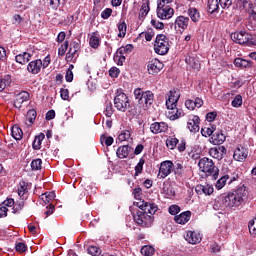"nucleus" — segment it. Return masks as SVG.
I'll return each mask as SVG.
<instances>
[{"label": "nucleus", "mask_w": 256, "mask_h": 256, "mask_svg": "<svg viewBox=\"0 0 256 256\" xmlns=\"http://www.w3.org/2000/svg\"><path fill=\"white\" fill-rule=\"evenodd\" d=\"M185 240L190 243V245H197V243H201V234L195 231H188L185 235Z\"/></svg>", "instance_id": "obj_23"}, {"label": "nucleus", "mask_w": 256, "mask_h": 256, "mask_svg": "<svg viewBox=\"0 0 256 256\" xmlns=\"http://www.w3.org/2000/svg\"><path fill=\"white\" fill-rule=\"evenodd\" d=\"M235 181H239V173L232 170H226V172H221L220 178L216 181V189L221 190L225 185H233Z\"/></svg>", "instance_id": "obj_5"}, {"label": "nucleus", "mask_w": 256, "mask_h": 256, "mask_svg": "<svg viewBox=\"0 0 256 256\" xmlns=\"http://www.w3.org/2000/svg\"><path fill=\"white\" fill-rule=\"evenodd\" d=\"M143 165H145V158H140L139 162L134 168L135 169L134 177H139V175L143 173Z\"/></svg>", "instance_id": "obj_41"}, {"label": "nucleus", "mask_w": 256, "mask_h": 256, "mask_svg": "<svg viewBox=\"0 0 256 256\" xmlns=\"http://www.w3.org/2000/svg\"><path fill=\"white\" fill-rule=\"evenodd\" d=\"M24 207L25 201L21 200L14 205V207L12 208V213H21Z\"/></svg>", "instance_id": "obj_51"}, {"label": "nucleus", "mask_w": 256, "mask_h": 256, "mask_svg": "<svg viewBox=\"0 0 256 256\" xmlns=\"http://www.w3.org/2000/svg\"><path fill=\"white\" fill-rule=\"evenodd\" d=\"M43 165V160L40 158L34 159L31 162V169L32 171H41V167Z\"/></svg>", "instance_id": "obj_45"}, {"label": "nucleus", "mask_w": 256, "mask_h": 256, "mask_svg": "<svg viewBox=\"0 0 256 256\" xmlns=\"http://www.w3.org/2000/svg\"><path fill=\"white\" fill-rule=\"evenodd\" d=\"M89 255L92 256H99L101 255V248L97 247V246H90L87 249Z\"/></svg>", "instance_id": "obj_53"}, {"label": "nucleus", "mask_w": 256, "mask_h": 256, "mask_svg": "<svg viewBox=\"0 0 256 256\" xmlns=\"http://www.w3.org/2000/svg\"><path fill=\"white\" fill-rule=\"evenodd\" d=\"M231 105L236 108L241 107V105H243V96H241V94L236 95Z\"/></svg>", "instance_id": "obj_49"}, {"label": "nucleus", "mask_w": 256, "mask_h": 256, "mask_svg": "<svg viewBox=\"0 0 256 256\" xmlns=\"http://www.w3.org/2000/svg\"><path fill=\"white\" fill-rule=\"evenodd\" d=\"M60 97L63 101H69V89L61 88Z\"/></svg>", "instance_id": "obj_63"}, {"label": "nucleus", "mask_w": 256, "mask_h": 256, "mask_svg": "<svg viewBox=\"0 0 256 256\" xmlns=\"http://www.w3.org/2000/svg\"><path fill=\"white\" fill-rule=\"evenodd\" d=\"M140 35L142 37H145L146 41H152L153 37H155V32L153 29H148L146 32H142Z\"/></svg>", "instance_id": "obj_54"}, {"label": "nucleus", "mask_w": 256, "mask_h": 256, "mask_svg": "<svg viewBox=\"0 0 256 256\" xmlns=\"http://www.w3.org/2000/svg\"><path fill=\"white\" fill-rule=\"evenodd\" d=\"M141 254L144 256L155 255V248H153V246H144L141 249Z\"/></svg>", "instance_id": "obj_47"}, {"label": "nucleus", "mask_w": 256, "mask_h": 256, "mask_svg": "<svg viewBox=\"0 0 256 256\" xmlns=\"http://www.w3.org/2000/svg\"><path fill=\"white\" fill-rule=\"evenodd\" d=\"M150 4L151 2L149 0H145V2L142 3L138 16L140 21L145 19L147 15H149V11H151V7L149 6Z\"/></svg>", "instance_id": "obj_30"}, {"label": "nucleus", "mask_w": 256, "mask_h": 256, "mask_svg": "<svg viewBox=\"0 0 256 256\" xmlns=\"http://www.w3.org/2000/svg\"><path fill=\"white\" fill-rule=\"evenodd\" d=\"M15 249L16 251H18V253H25V251H27V244L23 242H18L15 245Z\"/></svg>", "instance_id": "obj_59"}, {"label": "nucleus", "mask_w": 256, "mask_h": 256, "mask_svg": "<svg viewBox=\"0 0 256 256\" xmlns=\"http://www.w3.org/2000/svg\"><path fill=\"white\" fill-rule=\"evenodd\" d=\"M254 4L253 0H236V7L241 11L248 12Z\"/></svg>", "instance_id": "obj_28"}, {"label": "nucleus", "mask_w": 256, "mask_h": 256, "mask_svg": "<svg viewBox=\"0 0 256 256\" xmlns=\"http://www.w3.org/2000/svg\"><path fill=\"white\" fill-rule=\"evenodd\" d=\"M163 67H165L163 62H160V60L157 58L148 61L147 69L149 75H159Z\"/></svg>", "instance_id": "obj_10"}, {"label": "nucleus", "mask_w": 256, "mask_h": 256, "mask_svg": "<svg viewBox=\"0 0 256 256\" xmlns=\"http://www.w3.org/2000/svg\"><path fill=\"white\" fill-rule=\"evenodd\" d=\"M114 107L121 113H126L131 109V100L129 96L123 92V90H117L116 96L114 97Z\"/></svg>", "instance_id": "obj_6"}, {"label": "nucleus", "mask_w": 256, "mask_h": 256, "mask_svg": "<svg viewBox=\"0 0 256 256\" xmlns=\"http://www.w3.org/2000/svg\"><path fill=\"white\" fill-rule=\"evenodd\" d=\"M11 75L6 74L3 77H0V92L3 91L6 87H10L12 83Z\"/></svg>", "instance_id": "obj_36"}, {"label": "nucleus", "mask_w": 256, "mask_h": 256, "mask_svg": "<svg viewBox=\"0 0 256 256\" xmlns=\"http://www.w3.org/2000/svg\"><path fill=\"white\" fill-rule=\"evenodd\" d=\"M151 25L154 27V29H158L159 31L165 29V24L163 22H159L155 19L151 20Z\"/></svg>", "instance_id": "obj_57"}, {"label": "nucleus", "mask_w": 256, "mask_h": 256, "mask_svg": "<svg viewBox=\"0 0 256 256\" xmlns=\"http://www.w3.org/2000/svg\"><path fill=\"white\" fill-rule=\"evenodd\" d=\"M134 97L140 107L149 109L155 102V94L151 90L143 91L141 88L134 89Z\"/></svg>", "instance_id": "obj_4"}, {"label": "nucleus", "mask_w": 256, "mask_h": 256, "mask_svg": "<svg viewBox=\"0 0 256 256\" xmlns=\"http://www.w3.org/2000/svg\"><path fill=\"white\" fill-rule=\"evenodd\" d=\"M68 49H69V41L66 40L63 44H61V46L58 49L59 57H63L67 53Z\"/></svg>", "instance_id": "obj_48"}, {"label": "nucleus", "mask_w": 256, "mask_h": 256, "mask_svg": "<svg viewBox=\"0 0 256 256\" xmlns=\"http://www.w3.org/2000/svg\"><path fill=\"white\" fill-rule=\"evenodd\" d=\"M234 65L235 67H239V69H251L253 62L243 58H236L234 59Z\"/></svg>", "instance_id": "obj_27"}, {"label": "nucleus", "mask_w": 256, "mask_h": 256, "mask_svg": "<svg viewBox=\"0 0 256 256\" xmlns=\"http://www.w3.org/2000/svg\"><path fill=\"white\" fill-rule=\"evenodd\" d=\"M231 39L234 43H238V45H246L247 47H255L256 45L255 36L245 31L232 33Z\"/></svg>", "instance_id": "obj_7"}, {"label": "nucleus", "mask_w": 256, "mask_h": 256, "mask_svg": "<svg viewBox=\"0 0 256 256\" xmlns=\"http://www.w3.org/2000/svg\"><path fill=\"white\" fill-rule=\"evenodd\" d=\"M209 155L217 161H221L225 155H227V148L225 146H218L209 150Z\"/></svg>", "instance_id": "obj_15"}, {"label": "nucleus", "mask_w": 256, "mask_h": 256, "mask_svg": "<svg viewBox=\"0 0 256 256\" xmlns=\"http://www.w3.org/2000/svg\"><path fill=\"white\" fill-rule=\"evenodd\" d=\"M150 131L153 135L167 133V131H169V125L165 122H154L150 125Z\"/></svg>", "instance_id": "obj_14"}, {"label": "nucleus", "mask_w": 256, "mask_h": 256, "mask_svg": "<svg viewBox=\"0 0 256 256\" xmlns=\"http://www.w3.org/2000/svg\"><path fill=\"white\" fill-rule=\"evenodd\" d=\"M167 118L170 119V121H177V119H180V117H185V112L183 109H179L176 107H167Z\"/></svg>", "instance_id": "obj_16"}, {"label": "nucleus", "mask_w": 256, "mask_h": 256, "mask_svg": "<svg viewBox=\"0 0 256 256\" xmlns=\"http://www.w3.org/2000/svg\"><path fill=\"white\" fill-rule=\"evenodd\" d=\"M11 136L16 141H21L23 139V130L21 129V127H19V125L15 124L14 126H12Z\"/></svg>", "instance_id": "obj_32"}, {"label": "nucleus", "mask_w": 256, "mask_h": 256, "mask_svg": "<svg viewBox=\"0 0 256 256\" xmlns=\"http://www.w3.org/2000/svg\"><path fill=\"white\" fill-rule=\"evenodd\" d=\"M31 99V94L27 91H21L20 93L15 95L14 99V107L16 109H21L24 103H27Z\"/></svg>", "instance_id": "obj_12"}, {"label": "nucleus", "mask_w": 256, "mask_h": 256, "mask_svg": "<svg viewBox=\"0 0 256 256\" xmlns=\"http://www.w3.org/2000/svg\"><path fill=\"white\" fill-rule=\"evenodd\" d=\"M249 155V149L243 147V146H238L234 150L233 158L235 161H245Z\"/></svg>", "instance_id": "obj_18"}, {"label": "nucleus", "mask_w": 256, "mask_h": 256, "mask_svg": "<svg viewBox=\"0 0 256 256\" xmlns=\"http://www.w3.org/2000/svg\"><path fill=\"white\" fill-rule=\"evenodd\" d=\"M158 19H171L175 15V10L171 6H157L156 9Z\"/></svg>", "instance_id": "obj_11"}, {"label": "nucleus", "mask_w": 256, "mask_h": 256, "mask_svg": "<svg viewBox=\"0 0 256 256\" xmlns=\"http://www.w3.org/2000/svg\"><path fill=\"white\" fill-rule=\"evenodd\" d=\"M168 212L170 213V215H175L176 217L178 213H181V207H179V205H171L168 208Z\"/></svg>", "instance_id": "obj_58"}, {"label": "nucleus", "mask_w": 256, "mask_h": 256, "mask_svg": "<svg viewBox=\"0 0 256 256\" xmlns=\"http://www.w3.org/2000/svg\"><path fill=\"white\" fill-rule=\"evenodd\" d=\"M154 51L157 55L169 53V38L165 34H158L154 43Z\"/></svg>", "instance_id": "obj_8"}, {"label": "nucleus", "mask_w": 256, "mask_h": 256, "mask_svg": "<svg viewBox=\"0 0 256 256\" xmlns=\"http://www.w3.org/2000/svg\"><path fill=\"white\" fill-rule=\"evenodd\" d=\"M188 15L193 23H199V19H201V14L199 13V10L197 8H189Z\"/></svg>", "instance_id": "obj_37"}, {"label": "nucleus", "mask_w": 256, "mask_h": 256, "mask_svg": "<svg viewBox=\"0 0 256 256\" xmlns=\"http://www.w3.org/2000/svg\"><path fill=\"white\" fill-rule=\"evenodd\" d=\"M247 13L249 14V18L252 21L256 22V3L252 4V6L250 7V9L247 11Z\"/></svg>", "instance_id": "obj_55"}, {"label": "nucleus", "mask_w": 256, "mask_h": 256, "mask_svg": "<svg viewBox=\"0 0 256 256\" xmlns=\"http://www.w3.org/2000/svg\"><path fill=\"white\" fill-rule=\"evenodd\" d=\"M177 145H179V140L177 139V137H175V135L169 136L166 139V147H167V149H170L171 151H173L174 149L177 148Z\"/></svg>", "instance_id": "obj_35"}, {"label": "nucleus", "mask_w": 256, "mask_h": 256, "mask_svg": "<svg viewBox=\"0 0 256 256\" xmlns=\"http://www.w3.org/2000/svg\"><path fill=\"white\" fill-rule=\"evenodd\" d=\"M195 191L197 195H213V192L215 189L213 188L212 185L206 184H199L195 187Z\"/></svg>", "instance_id": "obj_22"}, {"label": "nucleus", "mask_w": 256, "mask_h": 256, "mask_svg": "<svg viewBox=\"0 0 256 256\" xmlns=\"http://www.w3.org/2000/svg\"><path fill=\"white\" fill-rule=\"evenodd\" d=\"M248 229L253 237H256V217L249 221Z\"/></svg>", "instance_id": "obj_50"}, {"label": "nucleus", "mask_w": 256, "mask_h": 256, "mask_svg": "<svg viewBox=\"0 0 256 256\" xmlns=\"http://www.w3.org/2000/svg\"><path fill=\"white\" fill-rule=\"evenodd\" d=\"M139 209L136 213H133L134 223H137L140 227L149 228L153 225V221H155L156 211H159V206L153 202H147L142 200L137 203Z\"/></svg>", "instance_id": "obj_1"}, {"label": "nucleus", "mask_w": 256, "mask_h": 256, "mask_svg": "<svg viewBox=\"0 0 256 256\" xmlns=\"http://www.w3.org/2000/svg\"><path fill=\"white\" fill-rule=\"evenodd\" d=\"M43 139H45V134L40 133L38 136H35L34 141L32 143V148L34 151H39L41 149V143H43Z\"/></svg>", "instance_id": "obj_38"}, {"label": "nucleus", "mask_w": 256, "mask_h": 256, "mask_svg": "<svg viewBox=\"0 0 256 256\" xmlns=\"http://www.w3.org/2000/svg\"><path fill=\"white\" fill-rule=\"evenodd\" d=\"M245 201H247V187L245 185L239 186L227 195L220 196L221 207H229L230 209L241 207Z\"/></svg>", "instance_id": "obj_2"}, {"label": "nucleus", "mask_w": 256, "mask_h": 256, "mask_svg": "<svg viewBox=\"0 0 256 256\" xmlns=\"http://www.w3.org/2000/svg\"><path fill=\"white\" fill-rule=\"evenodd\" d=\"M201 123V119L197 115H191L188 118L187 127L191 133H199V125Z\"/></svg>", "instance_id": "obj_13"}, {"label": "nucleus", "mask_w": 256, "mask_h": 256, "mask_svg": "<svg viewBox=\"0 0 256 256\" xmlns=\"http://www.w3.org/2000/svg\"><path fill=\"white\" fill-rule=\"evenodd\" d=\"M219 9H221V4L219 0H208L207 2L208 13H210L211 15H213V13H219Z\"/></svg>", "instance_id": "obj_26"}, {"label": "nucleus", "mask_w": 256, "mask_h": 256, "mask_svg": "<svg viewBox=\"0 0 256 256\" xmlns=\"http://www.w3.org/2000/svg\"><path fill=\"white\" fill-rule=\"evenodd\" d=\"M90 47H92V49H98L99 45H101V39H99V37L92 35L90 37Z\"/></svg>", "instance_id": "obj_46"}, {"label": "nucleus", "mask_w": 256, "mask_h": 256, "mask_svg": "<svg viewBox=\"0 0 256 256\" xmlns=\"http://www.w3.org/2000/svg\"><path fill=\"white\" fill-rule=\"evenodd\" d=\"M31 57H33V55L27 52H24L23 54H18L15 57L16 63H19L20 65H25V63H29V61H31Z\"/></svg>", "instance_id": "obj_33"}, {"label": "nucleus", "mask_w": 256, "mask_h": 256, "mask_svg": "<svg viewBox=\"0 0 256 256\" xmlns=\"http://www.w3.org/2000/svg\"><path fill=\"white\" fill-rule=\"evenodd\" d=\"M40 199L47 205L51 203L55 199V192H46L40 196Z\"/></svg>", "instance_id": "obj_40"}, {"label": "nucleus", "mask_w": 256, "mask_h": 256, "mask_svg": "<svg viewBox=\"0 0 256 256\" xmlns=\"http://www.w3.org/2000/svg\"><path fill=\"white\" fill-rule=\"evenodd\" d=\"M179 90H170L168 99L166 100V107H177L179 101Z\"/></svg>", "instance_id": "obj_19"}, {"label": "nucleus", "mask_w": 256, "mask_h": 256, "mask_svg": "<svg viewBox=\"0 0 256 256\" xmlns=\"http://www.w3.org/2000/svg\"><path fill=\"white\" fill-rule=\"evenodd\" d=\"M220 3L221 9H229L233 5V0H218Z\"/></svg>", "instance_id": "obj_60"}, {"label": "nucleus", "mask_w": 256, "mask_h": 256, "mask_svg": "<svg viewBox=\"0 0 256 256\" xmlns=\"http://www.w3.org/2000/svg\"><path fill=\"white\" fill-rule=\"evenodd\" d=\"M36 119H37V110L36 109H30V110L27 111L25 124L28 127H32L33 124L35 123Z\"/></svg>", "instance_id": "obj_29"}, {"label": "nucleus", "mask_w": 256, "mask_h": 256, "mask_svg": "<svg viewBox=\"0 0 256 256\" xmlns=\"http://www.w3.org/2000/svg\"><path fill=\"white\" fill-rule=\"evenodd\" d=\"M77 57H79V54H77V52L73 51V48H69V51L66 53L67 63H71L73 61V59H74V61H76Z\"/></svg>", "instance_id": "obj_43"}, {"label": "nucleus", "mask_w": 256, "mask_h": 256, "mask_svg": "<svg viewBox=\"0 0 256 256\" xmlns=\"http://www.w3.org/2000/svg\"><path fill=\"white\" fill-rule=\"evenodd\" d=\"M198 167L206 177H211L212 181L219 179V169L215 166V162L208 157H203L198 162Z\"/></svg>", "instance_id": "obj_3"}, {"label": "nucleus", "mask_w": 256, "mask_h": 256, "mask_svg": "<svg viewBox=\"0 0 256 256\" xmlns=\"http://www.w3.org/2000/svg\"><path fill=\"white\" fill-rule=\"evenodd\" d=\"M131 138V132L128 130L123 131L119 136L118 139L119 141H127V139Z\"/></svg>", "instance_id": "obj_61"}, {"label": "nucleus", "mask_w": 256, "mask_h": 256, "mask_svg": "<svg viewBox=\"0 0 256 256\" xmlns=\"http://www.w3.org/2000/svg\"><path fill=\"white\" fill-rule=\"evenodd\" d=\"M174 163L171 160H165L160 163L159 172L157 174V179H165L173 173Z\"/></svg>", "instance_id": "obj_9"}, {"label": "nucleus", "mask_w": 256, "mask_h": 256, "mask_svg": "<svg viewBox=\"0 0 256 256\" xmlns=\"http://www.w3.org/2000/svg\"><path fill=\"white\" fill-rule=\"evenodd\" d=\"M125 55H120V54H114V61L119 65L120 67L123 66L125 63Z\"/></svg>", "instance_id": "obj_56"}, {"label": "nucleus", "mask_w": 256, "mask_h": 256, "mask_svg": "<svg viewBox=\"0 0 256 256\" xmlns=\"http://www.w3.org/2000/svg\"><path fill=\"white\" fill-rule=\"evenodd\" d=\"M185 107H187L190 111H195V100L188 99L185 101Z\"/></svg>", "instance_id": "obj_64"}, {"label": "nucleus", "mask_w": 256, "mask_h": 256, "mask_svg": "<svg viewBox=\"0 0 256 256\" xmlns=\"http://www.w3.org/2000/svg\"><path fill=\"white\" fill-rule=\"evenodd\" d=\"M113 113H115V109L113 108V103H111V101H106L104 115L106 117H111Z\"/></svg>", "instance_id": "obj_42"}, {"label": "nucleus", "mask_w": 256, "mask_h": 256, "mask_svg": "<svg viewBox=\"0 0 256 256\" xmlns=\"http://www.w3.org/2000/svg\"><path fill=\"white\" fill-rule=\"evenodd\" d=\"M118 37H120V39H123V37H125V35H127V23H125V21L121 22L118 25Z\"/></svg>", "instance_id": "obj_44"}, {"label": "nucleus", "mask_w": 256, "mask_h": 256, "mask_svg": "<svg viewBox=\"0 0 256 256\" xmlns=\"http://www.w3.org/2000/svg\"><path fill=\"white\" fill-rule=\"evenodd\" d=\"M215 131H217V126L209 124L201 129V134L203 137H213Z\"/></svg>", "instance_id": "obj_34"}, {"label": "nucleus", "mask_w": 256, "mask_h": 256, "mask_svg": "<svg viewBox=\"0 0 256 256\" xmlns=\"http://www.w3.org/2000/svg\"><path fill=\"white\" fill-rule=\"evenodd\" d=\"M100 141H101V143L104 142L105 145H106V147H111V145H113V142H114L115 140H114L113 137H111V136L106 137L105 135H101Z\"/></svg>", "instance_id": "obj_52"}, {"label": "nucleus", "mask_w": 256, "mask_h": 256, "mask_svg": "<svg viewBox=\"0 0 256 256\" xmlns=\"http://www.w3.org/2000/svg\"><path fill=\"white\" fill-rule=\"evenodd\" d=\"M226 139L227 137L223 134V131L216 130L210 137V143H212V145H223Z\"/></svg>", "instance_id": "obj_20"}, {"label": "nucleus", "mask_w": 256, "mask_h": 256, "mask_svg": "<svg viewBox=\"0 0 256 256\" xmlns=\"http://www.w3.org/2000/svg\"><path fill=\"white\" fill-rule=\"evenodd\" d=\"M41 67H43V61L36 59L28 63L27 71L31 73V75H38V73H41Z\"/></svg>", "instance_id": "obj_17"}, {"label": "nucleus", "mask_w": 256, "mask_h": 256, "mask_svg": "<svg viewBox=\"0 0 256 256\" xmlns=\"http://www.w3.org/2000/svg\"><path fill=\"white\" fill-rule=\"evenodd\" d=\"M29 193L28 184L25 181H21L18 186L19 197H25V194Z\"/></svg>", "instance_id": "obj_39"}, {"label": "nucleus", "mask_w": 256, "mask_h": 256, "mask_svg": "<svg viewBox=\"0 0 256 256\" xmlns=\"http://www.w3.org/2000/svg\"><path fill=\"white\" fill-rule=\"evenodd\" d=\"M175 27H179V29H187L189 27V17L178 16L175 20Z\"/></svg>", "instance_id": "obj_31"}, {"label": "nucleus", "mask_w": 256, "mask_h": 256, "mask_svg": "<svg viewBox=\"0 0 256 256\" xmlns=\"http://www.w3.org/2000/svg\"><path fill=\"white\" fill-rule=\"evenodd\" d=\"M174 221L175 223H178V225H185L186 223H189V221H191V211L188 210L176 215L174 217Z\"/></svg>", "instance_id": "obj_24"}, {"label": "nucleus", "mask_w": 256, "mask_h": 256, "mask_svg": "<svg viewBox=\"0 0 256 256\" xmlns=\"http://www.w3.org/2000/svg\"><path fill=\"white\" fill-rule=\"evenodd\" d=\"M131 151H133V148L129 145H123L118 147L117 151H116V155L118 157V159H127V157H129V153H131Z\"/></svg>", "instance_id": "obj_25"}, {"label": "nucleus", "mask_w": 256, "mask_h": 256, "mask_svg": "<svg viewBox=\"0 0 256 256\" xmlns=\"http://www.w3.org/2000/svg\"><path fill=\"white\" fill-rule=\"evenodd\" d=\"M113 13V9L106 8L101 12V18L102 19H109Z\"/></svg>", "instance_id": "obj_62"}, {"label": "nucleus", "mask_w": 256, "mask_h": 256, "mask_svg": "<svg viewBox=\"0 0 256 256\" xmlns=\"http://www.w3.org/2000/svg\"><path fill=\"white\" fill-rule=\"evenodd\" d=\"M187 167L183 165L182 162L174 163L172 173L175 175L176 179H183L185 177V170Z\"/></svg>", "instance_id": "obj_21"}]
</instances>
